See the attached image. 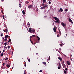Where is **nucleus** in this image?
<instances>
[{"label": "nucleus", "mask_w": 74, "mask_h": 74, "mask_svg": "<svg viewBox=\"0 0 74 74\" xmlns=\"http://www.w3.org/2000/svg\"><path fill=\"white\" fill-rule=\"evenodd\" d=\"M53 19H55V20H56V21H54L55 22H56V23H60V22H59V18L55 17H53Z\"/></svg>", "instance_id": "1"}, {"label": "nucleus", "mask_w": 74, "mask_h": 74, "mask_svg": "<svg viewBox=\"0 0 74 74\" xmlns=\"http://www.w3.org/2000/svg\"><path fill=\"white\" fill-rule=\"evenodd\" d=\"M61 25L63 27H64V28H66V24H64V23L62 22L61 23Z\"/></svg>", "instance_id": "2"}, {"label": "nucleus", "mask_w": 74, "mask_h": 74, "mask_svg": "<svg viewBox=\"0 0 74 74\" xmlns=\"http://www.w3.org/2000/svg\"><path fill=\"white\" fill-rule=\"evenodd\" d=\"M3 31L5 32H6V34H7V33L8 32V29H3Z\"/></svg>", "instance_id": "3"}, {"label": "nucleus", "mask_w": 74, "mask_h": 74, "mask_svg": "<svg viewBox=\"0 0 74 74\" xmlns=\"http://www.w3.org/2000/svg\"><path fill=\"white\" fill-rule=\"evenodd\" d=\"M56 28H57V27H54L53 28V30L54 32H55H55H56Z\"/></svg>", "instance_id": "4"}, {"label": "nucleus", "mask_w": 74, "mask_h": 74, "mask_svg": "<svg viewBox=\"0 0 74 74\" xmlns=\"http://www.w3.org/2000/svg\"><path fill=\"white\" fill-rule=\"evenodd\" d=\"M28 7L29 9H30V8H32L33 7V5H29Z\"/></svg>", "instance_id": "5"}, {"label": "nucleus", "mask_w": 74, "mask_h": 74, "mask_svg": "<svg viewBox=\"0 0 74 74\" xmlns=\"http://www.w3.org/2000/svg\"><path fill=\"white\" fill-rule=\"evenodd\" d=\"M66 63L68 64V65H70V62L69 61H67L66 62Z\"/></svg>", "instance_id": "6"}, {"label": "nucleus", "mask_w": 74, "mask_h": 74, "mask_svg": "<svg viewBox=\"0 0 74 74\" xmlns=\"http://www.w3.org/2000/svg\"><path fill=\"white\" fill-rule=\"evenodd\" d=\"M8 37H9V36L8 35H5V38H7Z\"/></svg>", "instance_id": "7"}, {"label": "nucleus", "mask_w": 74, "mask_h": 74, "mask_svg": "<svg viewBox=\"0 0 74 74\" xmlns=\"http://www.w3.org/2000/svg\"><path fill=\"white\" fill-rule=\"evenodd\" d=\"M36 37V36L34 35H32V36H31L30 39H31V38H32L33 37Z\"/></svg>", "instance_id": "8"}, {"label": "nucleus", "mask_w": 74, "mask_h": 74, "mask_svg": "<svg viewBox=\"0 0 74 74\" xmlns=\"http://www.w3.org/2000/svg\"><path fill=\"white\" fill-rule=\"evenodd\" d=\"M10 64H8L6 65V66L7 67H8V68H9V67H10Z\"/></svg>", "instance_id": "9"}, {"label": "nucleus", "mask_w": 74, "mask_h": 74, "mask_svg": "<svg viewBox=\"0 0 74 74\" xmlns=\"http://www.w3.org/2000/svg\"><path fill=\"white\" fill-rule=\"evenodd\" d=\"M4 45H5V46L4 47V49H5V46H6V45H7V41H6V42L4 43Z\"/></svg>", "instance_id": "10"}, {"label": "nucleus", "mask_w": 74, "mask_h": 74, "mask_svg": "<svg viewBox=\"0 0 74 74\" xmlns=\"http://www.w3.org/2000/svg\"><path fill=\"white\" fill-rule=\"evenodd\" d=\"M31 31H32V28H30L29 29V32L30 33V32H31Z\"/></svg>", "instance_id": "11"}, {"label": "nucleus", "mask_w": 74, "mask_h": 74, "mask_svg": "<svg viewBox=\"0 0 74 74\" xmlns=\"http://www.w3.org/2000/svg\"><path fill=\"white\" fill-rule=\"evenodd\" d=\"M58 58L59 59V60H60L61 61H62V58L58 57Z\"/></svg>", "instance_id": "12"}, {"label": "nucleus", "mask_w": 74, "mask_h": 74, "mask_svg": "<svg viewBox=\"0 0 74 74\" xmlns=\"http://www.w3.org/2000/svg\"><path fill=\"white\" fill-rule=\"evenodd\" d=\"M22 12L23 14V15H25V11L24 10H23Z\"/></svg>", "instance_id": "13"}, {"label": "nucleus", "mask_w": 74, "mask_h": 74, "mask_svg": "<svg viewBox=\"0 0 74 74\" xmlns=\"http://www.w3.org/2000/svg\"><path fill=\"white\" fill-rule=\"evenodd\" d=\"M42 2L43 3H46V0H43Z\"/></svg>", "instance_id": "14"}, {"label": "nucleus", "mask_w": 74, "mask_h": 74, "mask_svg": "<svg viewBox=\"0 0 74 74\" xmlns=\"http://www.w3.org/2000/svg\"><path fill=\"white\" fill-rule=\"evenodd\" d=\"M37 38L38 40V41H40V37H38V36H37Z\"/></svg>", "instance_id": "15"}, {"label": "nucleus", "mask_w": 74, "mask_h": 74, "mask_svg": "<svg viewBox=\"0 0 74 74\" xmlns=\"http://www.w3.org/2000/svg\"><path fill=\"white\" fill-rule=\"evenodd\" d=\"M60 12H63V9L62 8H60Z\"/></svg>", "instance_id": "16"}, {"label": "nucleus", "mask_w": 74, "mask_h": 74, "mask_svg": "<svg viewBox=\"0 0 74 74\" xmlns=\"http://www.w3.org/2000/svg\"><path fill=\"white\" fill-rule=\"evenodd\" d=\"M69 21L70 22H72V20H71V18H69Z\"/></svg>", "instance_id": "17"}, {"label": "nucleus", "mask_w": 74, "mask_h": 74, "mask_svg": "<svg viewBox=\"0 0 74 74\" xmlns=\"http://www.w3.org/2000/svg\"><path fill=\"white\" fill-rule=\"evenodd\" d=\"M63 68H64V69H66V65H65V64H63Z\"/></svg>", "instance_id": "18"}, {"label": "nucleus", "mask_w": 74, "mask_h": 74, "mask_svg": "<svg viewBox=\"0 0 74 74\" xmlns=\"http://www.w3.org/2000/svg\"><path fill=\"white\" fill-rule=\"evenodd\" d=\"M30 41L31 42V43L32 44V45H34V44H33V41H32V40H31V39H30Z\"/></svg>", "instance_id": "19"}, {"label": "nucleus", "mask_w": 74, "mask_h": 74, "mask_svg": "<svg viewBox=\"0 0 74 74\" xmlns=\"http://www.w3.org/2000/svg\"><path fill=\"white\" fill-rule=\"evenodd\" d=\"M32 32H33V33H35V30H32Z\"/></svg>", "instance_id": "20"}, {"label": "nucleus", "mask_w": 74, "mask_h": 74, "mask_svg": "<svg viewBox=\"0 0 74 74\" xmlns=\"http://www.w3.org/2000/svg\"><path fill=\"white\" fill-rule=\"evenodd\" d=\"M4 54L3 53H1V54L0 55V56H3V55Z\"/></svg>", "instance_id": "21"}, {"label": "nucleus", "mask_w": 74, "mask_h": 74, "mask_svg": "<svg viewBox=\"0 0 74 74\" xmlns=\"http://www.w3.org/2000/svg\"><path fill=\"white\" fill-rule=\"evenodd\" d=\"M64 73L65 74H66V73H67V71L65 70H64Z\"/></svg>", "instance_id": "22"}, {"label": "nucleus", "mask_w": 74, "mask_h": 74, "mask_svg": "<svg viewBox=\"0 0 74 74\" xmlns=\"http://www.w3.org/2000/svg\"><path fill=\"white\" fill-rule=\"evenodd\" d=\"M45 7H48V5L45 4Z\"/></svg>", "instance_id": "23"}, {"label": "nucleus", "mask_w": 74, "mask_h": 74, "mask_svg": "<svg viewBox=\"0 0 74 74\" xmlns=\"http://www.w3.org/2000/svg\"><path fill=\"white\" fill-rule=\"evenodd\" d=\"M1 37H3V33H1Z\"/></svg>", "instance_id": "24"}, {"label": "nucleus", "mask_w": 74, "mask_h": 74, "mask_svg": "<svg viewBox=\"0 0 74 74\" xmlns=\"http://www.w3.org/2000/svg\"><path fill=\"white\" fill-rule=\"evenodd\" d=\"M43 64H46V62H42Z\"/></svg>", "instance_id": "25"}, {"label": "nucleus", "mask_w": 74, "mask_h": 74, "mask_svg": "<svg viewBox=\"0 0 74 74\" xmlns=\"http://www.w3.org/2000/svg\"><path fill=\"white\" fill-rule=\"evenodd\" d=\"M8 59V58L7 57L5 59V60H7Z\"/></svg>", "instance_id": "26"}, {"label": "nucleus", "mask_w": 74, "mask_h": 74, "mask_svg": "<svg viewBox=\"0 0 74 74\" xmlns=\"http://www.w3.org/2000/svg\"><path fill=\"white\" fill-rule=\"evenodd\" d=\"M68 11V10H67V9L65 10V11L66 12H67V11Z\"/></svg>", "instance_id": "27"}, {"label": "nucleus", "mask_w": 74, "mask_h": 74, "mask_svg": "<svg viewBox=\"0 0 74 74\" xmlns=\"http://www.w3.org/2000/svg\"><path fill=\"white\" fill-rule=\"evenodd\" d=\"M7 38H6L4 39V41H7Z\"/></svg>", "instance_id": "28"}, {"label": "nucleus", "mask_w": 74, "mask_h": 74, "mask_svg": "<svg viewBox=\"0 0 74 74\" xmlns=\"http://www.w3.org/2000/svg\"><path fill=\"white\" fill-rule=\"evenodd\" d=\"M51 59V57H50V56H49V60H50Z\"/></svg>", "instance_id": "29"}, {"label": "nucleus", "mask_w": 74, "mask_h": 74, "mask_svg": "<svg viewBox=\"0 0 74 74\" xmlns=\"http://www.w3.org/2000/svg\"><path fill=\"white\" fill-rule=\"evenodd\" d=\"M8 49H9V48H10V46H8Z\"/></svg>", "instance_id": "30"}, {"label": "nucleus", "mask_w": 74, "mask_h": 74, "mask_svg": "<svg viewBox=\"0 0 74 74\" xmlns=\"http://www.w3.org/2000/svg\"><path fill=\"white\" fill-rule=\"evenodd\" d=\"M58 69H60V66H58Z\"/></svg>", "instance_id": "31"}, {"label": "nucleus", "mask_w": 74, "mask_h": 74, "mask_svg": "<svg viewBox=\"0 0 74 74\" xmlns=\"http://www.w3.org/2000/svg\"><path fill=\"white\" fill-rule=\"evenodd\" d=\"M65 70H66V71H67V70H68L67 68H65Z\"/></svg>", "instance_id": "32"}, {"label": "nucleus", "mask_w": 74, "mask_h": 74, "mask_svg": "<svg viewBox=\"0 0 74 74\" xmlns=\"http://www.w3.org/2000/svg\"><path fill=\"white\" fill-rule=\"evenodd\" d=\"M28 61L29 62H30V59H28Z\"/></svg>", "instance_id": "33"}, {"label": "nucleus", "mask_w": 74, "mask_h": 74, "mask_svg": "<svg viewBox=\"0 0 74 74\" xmlns=\"http://www.w3.org/2000/svg\"><path fill=\"white\" fill-rule=\"evenodd\" d=\"M59 32L60 33V34H61V32H60V29H59Z\"/></svg>", "instance_id": "34"}, {"label": "nucleus", "mask_w": 74, "mask_h": 74, "mask_svg": "<svg viewBox=\"0 0 74 74\" xmlns=\"http://www.w3.org/2000/svg\"><path fill=\"white\" fill-rule=\"evenodd\" d=\"M59 66H60H60H61V65H60V63H59Z\"/></svg>", "instance_id": "35"}, {"label": "nucleus", "mask_w": 74, "mask_h": 74, "mask_svg": "<svg viewBox=\"0 0 74 74\" xmlns=\"http://www.w3.org/2000/svg\"><path fill=\"white\" fill-rule=\"evenodd\" d=\"M9 41L10 42H11V39H10Z\"/></svg>", "instance_id": "36"}, {"label": "nucleus", "mask_w": 74, "mask_h": 74, "mask_svg": "<svg viewBox=\"0 0 74 74\" xmlns=\"http://www.w3.org/2000/svg\"><path fill=\"white\" fill-rule=\"evenodd\" d=\"M60 45L61 47V46H62V45H63L62 44H60Z\"/></svg>", "instance_id": "37"}, {"label": "nucleus", "mask_w": 74, "mask_h": 74, "mask_svg": "<svg viewBox=\"0 0 74 74\" xmlns=\"http://www.w3.org/2000/svg\"><path fill=\"white\" fill-rule=\"evenodd\" d=\"M3 52H5V50H4H4H3Z\"/></svg>", "instance_id": "38"}, {"label": "nucleus", "mask_w": 74, "mask_h": 74, "mask_svg": "<svg viewBox=\"0 0 74 74\" xmlns=\"http://www.w3.org/2000/svg\"><path fill=\"white\" fill-rule=\"evenodd\" d=\"M40 9H44V8L43 7H42V8H40Z\"/></svg>", "instance_id": "39"}, {"label": "nucleus", "mask_w": 74, "mask_h": 74, "mask_svg": "<svg viewBox=\"0 0 74 74\" xmlns=\"http://www.w3.org/2000/svg\"><path fill=\"white\" fill-rule=\"evenodd\" d=\"M5 64V63H3L2 65H3V66H4V65Z\"/></svg>", "instance_id": "40"}, {"label": "nucleus", "mask_w": 74, "mask_h": 74, "mask_svg": "<svg viewBox=\"0 0 74 74\" xmlns=\"http://www.w3.org/2000/svg\"><path fill=\"white\" fill-rule=\"evenodd\" d=\"M42 70H40L39 71V72L40 73H41V72H42Z\"/></svg>", "instance_id": "41"}, {"label": "nucleus", "mask_w": 74, "mask_h": 74, "mask_svg": "<svg viewBox=\"0 0 74 74\" xmlns=\"http://www.w3.org/2000/svg\"><path fill=\"white\" fill-rule=\"evenodd\" d=\"M19 7H20V8H21V7H22V5L19 6Z\"/></svg>", "instance_id": "42"}, {"label": "nucleus", "mask_w": 74, "mask_h": 74, "mask_svg": "<svg viewBox=\"0 0 74 74\" xmlns=\"http://www.w3.org/2000/svg\"><path fill=\"white\" fill-rule=\"evenodd\" d=\"M42 5L43 6H44V3H42Z\"/></svg>", "instance_id": "43"}, {"label": "nucleus", "mask_w": 74, "mask_h": 74, "mask_svg": "<svg viewBox=\"0 0 74 74\" xmlns=\"http://www.w3.org/2000/svg\"><path fill=\"white\" fill-rule=\"evenodd\" d=\"M49 3L50 4L51 3V1H49Z\"/></svg>", "instance_id": "44"}, {"label": "nucleus", "mask_w": 74, "mask_h": 74, "mask_svg": "<svg viewBox=\"0 0 74 74\" xmlns=\"http://www.w3.org/2000/svg\"><path fill=\"white\" fill-rule=\"evenodd\" d=\"M4 15H3V19H4Z\"/></svg>", "instance_id": "45"}, {"label": "nucleus", "mask_w": 74, "mask_h": 74, "mask_svg": "<svg viewBox=\"0 0 74 74\" xmlns=\"http://www.w3.org/2000/svg\"><path fill=\"white\" fill-rule=\"evenodd\" d=\"M57 37H59V35H58L57 36Z\"/></svg>", "instance_id": "46"}, {"label": "nucleus", "mask_w": 74, "mask_h": 74, "mask_svg": "<svg viewBox=\"0 0 74 74\" xmlns=\"http://www.w3.org/2000/svg\"><path fill=\"white\" fill-rule=\"evenodd\" d=\"M25 67H26V64H25Z\"/></svg>", "instance_id": "47"}, {"label": "nucleus", "mask_w": 74, "mask_h": 74, "mask_svg": "<svg viewBox=\"0 0 74 74\" xmlns=\"http://www.w3.org/2000/svg\"><path fill=\"white\" fill-rule=\"evenodd\" d=\"M44 8H46V7L45 6H44L43 7Z\"/></svg>", "instance_id": "48"}, {"label": "nucleus", "mask_w": 74, "mask_h": 74, "mask_svg": "<svg viewBox=\"0 0 74 74\" xmlns=\"http://www.w3.org/2000/svg\"><path fill=\"white\" fill-rule=\"evenodd\" d=\"M63 63H64V61H63V62H62V64H63Z\"/></svg>", "instance_id": "49"}, {"label": "nucleus", "mask_w": 74, "mask_h": 74, "mask_svg": "<svg viewBox=\"0 0 74 74\" xmlns=\"http://www.w3.org/2000/svg\"><path fill=\"white\" fill-rule=\"evenodd\" d=\"M28 26H30V23H29L28 24Z\"/></svg>", "instance_id": "50"}, {"label": "nucleus", "mask_w": 74, "mask_h": 74, "mask_svg": "<svg viewBox=\"0 0 74 74\" xmlns=\"http://www.w3.org/2000/svg\"><path fill=\"white\" fill-rule=\"evenodd\" d=\"M27 4H29V2L28 1H27Z\"/></svg>", "instance_id": "51"}, {"label": "nucleus", "mask_w": 74, "mask_h": 74, "mask_svg": "<svg viewBox=\"0 0 74 74\" xmlns=\"http://www.w3.org/2000/svg\"><path fill=\"white\" fill-rule=\"evenodd\" d=\"M21 5V4H20V3H19V5Z\"/></svg>", "instance_id": "52"}, {"label": "nucleus", "mask_w": 74, "mask_h": 74, "mask_svg": "<svg viewBox=\"0 0 74 74\" xmlns=\"http://www.w3.org/2000/svg\"><path fill=\"white\" fill-rule=\"evenodd\" d=\"M59 50H60V51H61V49L60 48V49H59Z\"/></svg>", "instance_id": "53"}, {"label": "nucleus", "mask_w": 74, "mask_h": 74, "mask_svg": "<svg viewBox=\"0 0 74 74\" xmlns=\"http://www.w3.org/2000/svg\"><path fill=\"white\" fill-rule=\"evenodd\" d=\"M46 17H47L46 16H44V18H46Z\"/></svg>", "instance_id": "54"}, {"label": "nucleus", "mask_w": 74, "mask_h": 74, "mask_svg": "<svg viewBox=\"0 0 74 74\" xmlns=\"http://www.w3.org/2000/svg\"><path fill=\"white\" fill-rule=\"evenodd\" d=\"M6 45H8V42H7V43H6Z\"/></svg>", "instance_id": "55"}, {"label": "nucleus", "mask_w": 74, "mask_h": 74, "mask_svg": "<svg viewBox=\"0 0 74 74\" xmlns=\"http://www.w3.org/2000/svg\"><path fill=\"white\" fill-rule=\"evenodd\" d=\"M5 48H6V49H7V47H5Z\"/></svg>", "instance_id": "56"}, {"label": "nucleus", "mask_w": 74, "mask_h": 74, "mask_svg": "<svg viewBox=\"0 0 74 74\" xmlns=\"http://www.w3.org/2000/svg\"><path fill=\"white\" fill-rule=\"evenodd\" d=\"M7 71V73H9V72H8V71Z\"/></svg>", "instance_id": "57"}, {"label": "nucleus", "mask_w": 74, "mask_h": 74, "mask_svg": "<svg viewBox=\"0 0 74 74\" xmlns=\"http://www.w3.org/2000/svg\"><path fill=\"white\" fill-rule=\"evenodd\" d=\"M60 10L58 11V12H60Z\"/></svg>", "instance_id": "58"}, {"label": "nucleus", "mask_w": 74, "mask_h": 74, "mask_svg": "<svg viewBox=\"0 0 74 74\" xmlns=\"http://www.w3.org/2000/svg\"><path fill=\"white\" fill-rule=\"evenodd\" d=\"M1 53V51H0V53Z\"/></svg>", "instance_id": "59"}, {"label": "nucleus", "mask_w": 74, "mask_h": 74, "mask_svg": "<svg viewBox=\"0 0 74 74\" xmlns=\"http://www.w3.org/2000/svg\"><path fill=\"white\" fill-rule=\"evenodd\" d=\"M66 36H68L67 34H66Z\"/></svg>", "instance_id": "60"}, {"label": "nucleus", "mask_w": 74, "mask_h": 74, "mask_svg": "<svg viewBox=\"0 0 74 74\" xmlns=\"http://www.w3.org/2000/svg\"><path fill=\"white\" fill-rule=\"evenodd\" d=\"M36 43H34V44H36Z\"/></svg>", "instance_id": "61"}, {"label": "nucleus", "mask_w": 74, "mask_h": 74, "mask_svg": "<svg viewBox=\"0 0 74 74\" xmlns=\"http://www.w3.org/2000/svg\"><path fill=\"white\" fill-rule=\"evenodd\" d=\"M4 38H3V40H4Z\"/></svg>", "instance_id": "62"}, {"label": "nucleus", "mask_w": 74, "mask_h": 74, "mask_svg": "<svg viewBox=\"0 0 74 74\" xmlns=\"http://www.w3.org/2000/svg\"><path fill=\"white\" fill-rule=\"evenodd\" d=\"M10 42V41H8V42Z\"/></svg>", "instance_id": "63"}, {"label": "nucleus", "mask_w": 74, "mask_h": 74, "mask_svg": "<svg viewBox=\"0 0 74 74\" xmlns=\"http://www.w3.org/2000/svg\"><path fill=\"white\" fill-rule=\"evenodd\" d=\"M1 1H4V0H1Z\"/></svg>", "instance_id": "64"}]
</instances>
